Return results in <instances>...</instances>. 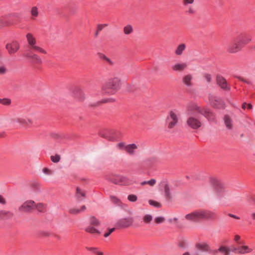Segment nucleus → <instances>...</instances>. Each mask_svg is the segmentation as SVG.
<instances>
[{
  "label": "nucleus",
  "mask_w": 255,
  "mask_h": 255,
  "mask_svg": "<svg viewBox=\"0 0 255 255\" xmlns=\"http://www.w3.org/2000/svg\"><path fill=\"white\" fill-rule=\"evenodd\" d=\"M209 99L210 104L213 107L218 109H224L225 108V103L220 98L213 95H210Z\"/></svg>",
  "instance_id": "9"
},
{
  "label": "nucleus",
  "mask_w": 255,
  "mask_h": 255,
  "mask_svg": "<svg viewBox=\"0 0 255 255\" xmlns=\"http://www.w3.org/2000/svg\"><path fill=\"white\" fill-rule=\"evenodd\" d=\"M85 230L87 232H88V233H90L91 234H100V232L98 230H97L96 228H95L94 227H93L91 226H90L87 227Z\"/></svg>",
  "instance_id": "32"
},
{
  "label": "nucleus",
  "mask_w": 255,
  "mask_h": 255,
  "mask_svg": "<svg viewBox=\"0 0 255 255\" xmlns=\"http://www.w3.org/2000/svg\"><path fill=\"white\" fill-rule=\"evenodd\" d=\"M87 250L92 252L96 255H104L103 253L100 251L97 248L95 247H87Z\"/></svg>",
  "instance_id": "31"
},
{
  "label": "nucleus",
  "mask_w": 255,
  "mask_h": 255,
  "mask_svg": "<svg viewBox=\"0 0 255 255\" xmlns=\"http://www.w3.org/2000/svg\"><path fill=\"white\" fill-rule=\"evenodd\" d=\"M13 122L21 127H27L32 124V121L27 116H19L13 119Z\"/></svg>",
  "instance_id": "14"
},
{
  "label": "nucleus",
  "mask_w": 255,
  "mask_h": 255,
  "mask_svg": "<svg viewBox=\"0 0 255 255\" xmlns=\"http://www.w3.org/2000/svg\"><path fill=\"white\" fill-rule=\"evenodd\" d=\"M6 49L10 54H12L16 52L19 48V44L16 41H13L6 45Z\"/></svg>",
  "instance_id": "17"
},
{
  "label": "nucleus",
  "mask_w": 255,
  "mask_h": 255,
  "mask_svg": "<svg viewBox=\"0 0 255 255\" xmlns=\"http://www.w3.org/2000/svg\"><path fill=\"white\" fill-rule=\"evenodd\" d=\"M86 209V207L83 205L80 208L73 207L69 209V212L72 215H77L81 212H84Z\"/></svg>",
  "instance_id": "26"
},
{
  "label": "nucleus",
  "mask_w": 255,
  "mask_h": 255,
  "mask_svg": "<svg viewBox=\"0 0 255 255\" xmlns=\"http://www.w3.org/2000/svg\"><path fill=\"white\" fill-rule=\"evenodd\" d=\"M133 27L130 24L126 25L123 28L124 33L126 35H129L131 34L133 32Z\"/></svg>",
  "instance_id": "30"
},
{
  "label": "nucleus",
  "mask_w": 255,
  "mask_h": 255,
  "mask_svg": "<svg viewBox=\"0 0 255 255\" xmlns=\"http://www.w3.org/2000/svg\"><path fill=\"white\" fill-rule=\"evenodd\" d=\"M247 107H248V108L249 109H251L253 108L252 105L251 104H247Z\"/></svg>",
  "instance_id": "63"
},
{
  "label": "nucleus",
  "mask_w": 255,
  "mask_h": 255,
  "mask_svg": "<svg viewBox=\"0 0 255 255\" xmlns=\"http://www.w3.org/2000/svg\"><path fill=\"white\" fill-rule=\"evenodd\" d=\"M42 171L45 174L47 175H51L53 174V171L47 168H43Z\"/></svg>",
  "instance_id": "44"
},
{
  "label": "nucleus",
  "mask_w": 255,
  "mask_h": 255,
  "mask_svg": "<svg viewBox=\"0 0 255 255\" xmlns=\"http://www.w3.org/2000/svg\"><path fill=\"white\" fill-rule=\"evenodd\" d=\"M219 253H221L223 255H230V250L226 246H221L218 249L215 250L212 252L214 255H217Z\"/></svg>",
  "instance_id": "23"
},
{
  "label": "nucleus",
  "mask_w": 255,
  "mask_h": 255,
  "mask_svg": "<svg viewBox=\"0 0 255 255\" xmlns=\"http://www.w3.org/2000/svg\"><path fill=\"white\" fill-rule=\"evenodd\" d=\"M112 199L114 202H118L119 200L116 197H112Z\"/></svg>",
  "instance_id": "60"
},
{
  "label": "nucleus",
  "mask_w": 255,
  "mask_h": 255,
  "mask_svg": "<svg viewBox=\"0 0 255 255\" xmlns=\"http://www.w3.org/2000/svg\"><path fill=\"white\" fill-rule=\"evenodd\" d=\"M71 92L73 96L78 99L79 101H83L85 99V95L80 87H74L72 90Z\"/></svg>",
  "instance_id": "15"
},
{
  "label": "nucleus",
  "mask_w": 255,
  "mask_h": 255,
  "mask_svg": "<svg viewBox=\"0 0 255 255\" xmlns=\"http://www.w3.org/2000/svg\"><path fill=\"white\" fill-rule=\"evenodd\" d=\"M251 217L253 220L255 221V212H252L251 214Z\"/></svg>",
  "instance_id": "58"
},
{
  "label": "nucleus",
  "mask_w": 255,
  "mask_h": 255,
  "mask_svg": "<svg viewBox=\"0 0 255 255\" xmlns=\"http://www.w3.org/2000/svg\"><path fill=\"white\" fill-rule=\"evenodd\" d=\"M121 80L118 77L109 79L101 87V93L103 95H114L120 88Z\"/></svg>",
  "instance_id": "2"
},
{
  "label": "nucleus",
  "mask_w": 255,
  "mask_h": 255,
  "mask_svg": "<svg viewBox=\"0 0 255 255\" xmlns=\"http://www.w3.org/2000/svg\"><path fill=\"white\" fill-rule=\"evenodd\" d=\"M241 237L239 235H236L235 236L234 240L237 243V245H242L243 242L240 241Z\"/></svg>",
  "instance_id": "48"
},
{
  "label": "nucleus",
  "mask_w": 255,
  "mask_h": 255,
  "mask_svg": "<svg viewBox=\"0 0 255 255\" xmlns=\"http://www.w3.org/2000/svg\"><path fill=\"white\" fill-rule=\"evenodd\" d=\"M114 231H115V228H112V229H110L108 233H106L104 234L105 237H108Z\"/></svg>",
  "instance_id": "55"
},
{
  "label": "nucleus",
  "mask_w": 255,
  "mask_h": 255,
  "mask_svg": "<svg viewBox=\"0 0 255 255\" xmlns=\"http://www.w3.org/2000/svg\"><path fill=\"white\" fill-rule=\"evenodd\" d=\"M127 145L125 143L122 142L117 144V147L120 149H124L125 150V147Z\"/></svg>",
  "instance_id": "45"
},
{
  "label": "nucleus",
  "mask_w": 255,
  "mask_h": 255,
  "mask_svg": "<svg viewBox=\"0 0 255 255\" xmlns=\"http://www.w3.org/2000/svg\"><path fill=\"white\" fill-rule=\"evenodd\" d=\"M188 67L186 62H178L174 64L171 69L175 72H182L187 69Z\"/></svg>",
  "instance_id": "19"
},
{
  "label": "nucleus",
  "mask_w": 255,
  "mask_h": 255,
  "mask_svg": "<svg viewBox=\"0 0 255 255\" xmlns=\"http://www.w3.org/2000/svg\"><path fill=\"white\" fill-rule=\"evenodd\" d=\"M13 214L9 211L1 210L0 211V220H6L11 218Z\"/></svg>",
  "instance_id": "25"
},
{
  "label": "nucleus",
  "mask_w": 255,
  "mask_h": 255,
  "mask_svg": "<svg viewBox=\"0 0 255 255\" xmlns=\"http://www.w3.org/2000/svg\"><path fill=\"white\" fill-rule=\"evenodd\" d=\"M155 222L157 224H160L163 223L165 221V219L162 217H158L155 219Z\"/></svg>",
  "instance_id": "46"
},
{
  "label": "nucleus",
  "mask_w": 255,
  "mask_h": 255,
  "mask_svg": "<svg viewBox=\"0 0 255 255\" xmlns=\"http://www.w3.org/2000/svg\"><path fill=\"white\" fill-rule=\"evenodd\" d=\"M194 0H183V4L184 5L186 6L189 4H192Z\"/></svg>",
  "instance_id": "51"
},
{
  "label": "nucleus",
  "mask_w": 255,
  "mask_h": 255,
  "mask_svg": "<svg viewBox=\"0 0 255 255\" xmlns=\"http://www.w3.org/2000/svg\"><path fill=\"white\" fill-rule=\"evenodd\" d=\"M148 203L150 205L153 206L157 208L161 207V204L160 203L154 200H149Z\"/></svg>",
  "instance_id": "40"
},
{
  "label": "nucleus",
  "mask_w": 255,
  "mask_h": 255,
  "mask_svg": "<svg viewBox=\"0 0 255 255\" xmlns=\"http://www.w3.org/2000/svg\"><path fill=\"white\" fill-rule=\"evenodd\" d=\"M91 226H98L100 223L99 220L94 217H92L90 219Z\"/></svg>",
  "instance_id": "35"
},
{
  "label": "nucleus",
  "mask_w": 255,
  "mask_h": 255,
  "mask_svg": "<svg viewBox=\"0 0 255 255\" xmlns=\"http://www.w3.org/2000/svg\"><path fill=\"white\" fill-rule=\"evenodd\" d=\"M105 61H106L107 63H108V64L111 66H113L115 64L114 61H113L111 59L109 58L108 57H107V58L106 59V60Z\"/></svg>",
  "instance_id": "54"
},
{
  "label": "nucleus",
  "mask_w": 255,
  "mask_h": 255,
  "mask_svg": "<svg viewBox=\"0 0 255 255\" xmlns=\"http://www.w3.org/2000/svg\"><path fill=\"white\" fill-rule=\"evenodd\" d=\"M152 220V217L150 215L146 214L143 217V221L146 224H149Z\"/></svg>",
  "instance_id": "36"
},
{
  "label": "nucleus",
  "mask_w": 255,
  "mask_h": 255,
  "mask_svg": "<svg viewBox=\"0 0 255 255\" xmlns=\"http://www.w3.org/2000/svg\"><path fill=\"white\" fill-rule=\"evenodd\" d=\"M179 115L178 111L176 110H172L169 112L166 119L168 128L172 129L177 125L179 121Z\"/></svg>",
  "instance_id": "5"
},
{
  "label": "nucleus",
  "mask_w": 255,
  "mask_h": 255,
  "mask_svg": "<svg viewBox=\"0 0 255 255\" xmlns=\"http://www.w3.org/2000/svg\"><path fill=\"white\" fill-rule=\"evenodd\" d=\"M128 199L130 202H135L137 200V197L134 194H130L128 196Z\"/></svg>",
  "instance_id": "41"
},
{
  "label": "nucleus",
  "mask_w": 255,
  "mask_h": 255,
  "mask_svg": "<svg viewBox=\"0 0 255 255\" xmlns=\"http://www.w3.org/2000/svg\"><path fill=\"white\" fill-rule=\"evenodd\" d=\"M7 71L6 68L4 66H0V75L4 74Z\"/></svg>",
  "instance_id": "50"
},
{
  "label": "nucleus",
  "mask_w": 255,
  "mask_h": 255,
  "mask_svg": "<svg viewBox=\"0 0 255 255\" xmlns=\"http://www.w3.org/2000/svg\"><path fill=\"white\" fill-rule=\"evenodd\" d=\"M114 101V99L112 98L103 99L98 102L97 104L100 105L101 104H105L107 103H111Z\"/></svg>",
  "instance_id": "42"
},
{
  "label": "nucleus",
  "mask_w": 255,
  "mask_h": 255,
  "mask_svg": "<svg viewBox=\"0 0 255 255\" xmlns=\"http://www.w3.org/2000/svg\"><path fill=\"white\" fill-rule=\"evenodd\" d=\"M99 32H100V31H98V30L97 29V31L95 32V36L96 37L98 36Z\"/></svg>",
  "instance_id": "64"
},
{
  "label": "nucleus",
  "mask_w": 255,
  "mask_h": 255,
  "mask_svg": "<svg viewBox=\"0 0 255 255\" xmlns=\"http://www.w3.org/2000/svg\"><path fill=\"white\" fill-rule=\"evenodd\" d=\"M224 124L228 129H232L233 127V120L231 117L228 115H226L224 118Z\"/></svg>",
  "instance_id": "28"
},
{
  "label": "nucleus",
  "mask_w": 255,
  "mask_h": 255,
  "mask_svg": "<svg viewBox=\"0 0 255 255\" xmlns=\"http://www.w3.org/2000/svg\"><path fill=\"white\" fill-rule=\"evenodd\" d=\"M186 123L190 128L194 129L199 128L202 126L201 121L193 116H190L187 118Z\"/></svg>",
  "instance_id": "11"
},
{
  "label": "nucleus",
  "mask_w": 255,
  "mask_h": 255,
  "mask_svg": "<svg viewBox=\"0 0 255 255\" xmlns=\"http://www.w3.org/2000/svg\"><path fill=\"white\" fill-rule=\"evenodd\" d=\"M35 202L31 200L24 202L19 207L18 211L21 213H31L34 209Z\"/></svg>",
  "instance_id": "8"
},
{
  "label": "nucleus",
  "mask_w": 255,
  "mask_h": 255,
  "mask_svg": "<svg viewBox=\"0 0 255 255\" xmlns=\"http://www.w3.org/2000/svg\"><path fill=\"white\" fill-rule=\"evenodd\" d=\"M133 222V219L131 217L123 218L118 222L117 225L120 228H128L132 224Z\"/></svg>",
  "instance_id": "18"
},
{
  "label": "nucleus",
  "mask_w": 255,
  "mask_h": 255,
  "mask_svg": "<svg viewBox=\"0 0 255 255\" xmlns=\"http://www.w3.org/2000/svg\"><path fill=\"white\" fill-rule=\"evenodd\" d=\"M182 82L187 87H191L193 85V76L190 74H186L182 78Z\"/></svg>",
  "instance_id": "22"
},
{
  "label": "nucleus",
  "mask_w": 255,
  "mask_h": 255,
  "mask_svg": "<svg viewBox=\"0 0 255 255\" xmlns=\"http://www.w3.org/2000/svg\"><path fill=\"white\" fill-rule=\"evenodd\" d=\"M218 85L222 89L226 91L230 90V87L228 85L226 80L221 76H218L216 78Z\"/></svg>",
  "instance_id": "20"
},
{
  "label": "nucleus",
  "mask_w": 255,
  "mask_h": 255,
  "mask_svg": "<svg viewBox=\"0 0 255 255\" xmlns=\"http://www.w3.org/2000/svg\"><path fill=\"white\" fill-rule=\"evenodd\" d=\"M109 180L115 184L120 185H129L131 184L130 180L128 177L122 175L111 176Z\"/></svg>",
  "instance_id": "7"
},
{
  "label": "nucleus",
  "mask_w": 255,
  "mask_h": 255,
  "mask_svg": "<svg viewBox=\"0 0 255 255\" xmlns=\"http://www.w3.org/2000/svg\"><path fill=\"white\" fill-rule=\"evenodd\" d=\"M44 208H45V206L43 204L41 203H38V204L35 203V206H34V209H36L38 211H39L40 212H42V211H43V210H44Z\"/></svg>",
  "instance_id": "38"
},
{
  "label": "nucleus",
  "mask_w": 255,
  "mask_h": 255,
  "mask_svg": "<svg viewBox=\"0 0 255 255\" xmlns=\"http://www.w3.org/2000/svg\"><path fill=\"white\" fill-rule=\"evenodd\" d=\"M138 146L135 143L128 144L125 147V152L128 155L132 156L135 155Z\"/></svg>",
  "instance_id": "21"
},
{
  "label": "nucleus",
  "mask_w": 255,
  "mask_h": 255,
  "mask_svg": "<svg viewBox=\"0 0 255 255\" xmlns=\"http://www.w3.org/2000/svg\"><path fill=\"white\" fill-rule=\"evenodd\" d=\"M11 101L8 99H0V104L3 105H10Z\"/></svg>",
  "instance_id": "43"
},
{
  "label": "nucleus",
  "mask_w": 255,
  "mask_h": 255,
  "mask_svg": "<svg viewBox=\"0 0 255 255\" xmlns=\"http://www.w3.org/2000/svg\"><path fill=\"white\" fill-rule=\"evenodd\" d=\"M235 37L243 47L250 42L252 39L250 35L245 32L239 33Z\"/></svg>",
  "instance_id": "12"
},
{
  "label": "nucleus",
  "mask_w": 255,
  "mask_h": 255,
  "mask_svg": "<svg viewBox=\"0 0 255 255\" xmlns=\"http://www.w3.org/2000/svg\"><path fill=\"white\" fill-rule=\"evenodd\" d=\"M229 216L232 218H235L236 219H240V218L238 216H236V215H234L233 214H230Z\"/></svg>",
  "instance_id": "59"
},
{
  "label": "nucleus",
  "mask_w": 255,
  "mask_h": 255,
  "mask_svg": "<svg viewBox=\"0 0 255 255\" xmlns=\"http://www.w3.org/2000/svg\"><path fill=\"white\" fill-rule=\"evenodd\" d=\"M195 249L201 252L211 253V249L208 243L205 242H199L196 243Z\"/></svg>",
  "instance_id": "16"
},
{
  "label": "nucleus",
  "mask_w": 255,
  "mask_h": 255,
  "mask_svg": "<svg viewBox=\"0 0 255 255\" xmlns=\"http://www.w3.org/2000/svg\"><path fill=\"white\" fill-rule=\"evenodd\" d=\"M101 136H103L104 137H105V138L109 140H111V141H115L116 140V139L115 138L113 137H112V136H109L108 135H103V134H101Z\"/></svg>",
  "instance_id": "53"
},
{
  "label": "nucleus",
  "mask_w": 255,
  "mask_h": 255,
  "mask_svg": "<svg viewBox=\"0 0 255 255\" xmlns=\"http://www.w3.org/2000/svg\"><path fill=\"white\" fill-rule=\"evenodd\" d=\"M108 24H99L97 26V29L98 30V31H102L105 27L108 26Z\"/></svg>",
  "instance_id": "47"
},
{
  "label": "nucleus",
  "mask_w": 255,
  "mask_h": 255,
  "mask_svg": "<svg viewBox=\"0 0 255 255\" xmlns=\"http://www.w3.org/2000/svg\"><path fill=\"white\" fill-rule=\"evenodd\" d=\"M186 45L185 43L179 44L174 51V53L177 56H181L185 50Z\"/></svg>",
  "instance_id": "27"
},
{
  "label": "nucleus",
  "mask_w": 255,
  "mask_h": 255,
  "mask_svg": "<svg viewBox=\"0 0 255 255\" xmlns=\"http://www.w3.org/2000/svg\"><path fill=\"white\" fill-rule=\"evenodd\" d=\"M243 46L235 37L231 41L227 47V51L230 53H236L240 51Z\"/></svg>",
  "instance_id": "10"
},
{
  "label": "nucleus",
  "mask_w": 255,
  "mask_h": 255,
  "mask_svg": "<svg viewBox=\"0 0 255 255\" xmlns=\"http://www.w3.org/2000/svg\"><path fill=\"white\" fill-rule=\"evenodd\" d=\"M156 183V181L154 179H151L149 181H144L140 183L141 186H144L146 184L149 185L150 186H153Z\"/></svg>",
  "instance_id": "33"
},
{
  "label": "nucleus",
  "mask_w": 255,
  "mask_h": 255,
  "mask_svg": "<svg viewBox=\"0 0 255 255\" xmlns=\"http://www.w3.org/2000/svg\"><path fill=\"white\" fill-rule=\"evenodd\" d=\"M0 204L2 205H5L6 204L5 198L1 195H0Z\"/></svg>",
  "instance_id": "52"
},
{
  "label": "nucleus",
  "mask_w": 255,
  "mask_h": 255,
  "mask_svg": "<svg viewBox=\"0 0 255 255\" xmlns=\"http://www.w3.org/2000/svg\"><path fill=\"white\" fill-rule=\"evenodd\" d=\"M239 79L241 80V81H242L243 82H245V83H246L248 84H251V82L248 80H247V79H245L243 78H241V77H239Z\"/></svg>",
  "instance_id": "57"
},
{
  "label": "nucleus",
  "mask_w": 255,
  "mask_h": 255,
  "mask_svg": "<svg viewBox=\"0 0 255 255\" xmlns=\"http://www.w3.org/2000/svg\"><path fill=\"white\" fill-rule=\"evenodd\" d=\"M50 158L52 162L57 163L60 161L61 157L59 155L56 154L55 155L51 156Z\"/></svg>",
  "instance_id": "39"
},
{
  "label": "nucleus",
  "mask_w": 255,
  "mask_h": 255,
  "mask_svg": "<svg viewBox=\"0 0 255 255\" xmlns=\"http://www.w3.org/2000/svg\"><path fill=\"white\" fill-rule=\"evenodd\" d=\"M187 112L189 114L195 112L201 114L208 121H213L215 119V115L210 109L206 107L201 106L196 104H191L188 106Z\"/></svg>",
  "instance_id": "3"
},
{
  "label": "nucleus",
  "mask_w": 255,
  "mask_h": 255,
  "mask_svg": "<svg viewBox=\"0 0 255 255\" xmlns=\"http://www.w3.org/2000/svg\"><path fill=\"white\" fill-rule=\"evenodd\" d=\"M188 12L189 13H194V10L192 8H189V10H188Z\"/></svg>",
  "instance_id": "61"
},
{
  "label": "nucleus",
  "mask_w": 255,
  "mask_h": 255,
  "mask_svg": "<svg viewBox=\"0 0 255 255\" xmlns=\"http://www.w3.org/2000/svg\"><path fill=\"white\" fill-rule=\"evenodd\" d=\"M184 218L188 221L198 222L202 219L214 220L216 216L215 214L212 211L197 210L186 214Z\"/></svg>",
  "instance_id": "1"
},
{
  "label": "nucleus",
  "mask_w": 255,
  "mask_h": 255,
  "mask_svg": "<svg viewBox=\"0 0 255 255\" xmlns=\"http://www.w3.org/2000/svg\"><path fill=\"white\" fill-rule=\"evenodd\" d=\"M232 249L233 252L238 254H249L253 251V249L249 248L248 246L244 245L243 243L241 245L233 246Z\"/></svg>",
  "instance_id": "13"
},
{
  "label": "nucleus",
  "mask_w": 255,
  "mask_h": 255,
  "mask_svg": "<svg viewBox=\"0 0 255 255\" xmlns=\"http://www.w3.org/2000/svg\"><path fill=\"white\" fill-rule=\"evenodd\" d=\"M26 38L28 45L30 48L32 50L39 52L42 54H46L47 52L45 50L36 45V39L34 35L31 33H28L26 35Z\"/></svg>",
  "instance_id": "6"
},
{
  "label": "nucleus",
  "mask_w": 255,
  "mask_h": 255,
  "mask_svg": "<svg viewBox=\"0 0 255 255\" xmlns=\"http://www.w3.org/2000/svg\"><path fill=\"white\" fill-rule=\"evenodd\" d=\"M247 106V104L246 103H245L242 105V108L244 109H245Z\"/></svg>",
  "instance_id": "62"
},
{
  "label": "nucleus",
  "mask_w": 255,
  "mask_h": 255,
  "mask_svg": "<svg viewBox=\"0 0 255 255\" xmlns=\"http://www.w3.org/2000/svg\"><path fill=\"white\" fill-rule=\"evenodd\" d=\"M98 56H99V57L101 59L103 60L104 61L106 60V59L107 57L105 55H104L102 53H98Z\"/></svg>",
  "instance_id": "56"
},
{
  "label": "nucleus",
  "mask_w": 255,
  "mask_h": 255,
  "mask_svg": "<svg viewBox=\"0 0 255 255\" xmlns=\"http://www.w3.org/2000/svg\"><path fill=\"white\" fill-rule=\"evenodd\" d=\"M77 196L78 198H80L81 197H84L85 193L80 188H77L76 190Z\"/></svg>",
  "instance_id": "37"
},
{
  "label": "nucleus",
  "mask_w": 255,
  "mask_h": 255,
  "mask_svg": "<svg viewBox=\"0 0 255 255\" xmlns=\"http://www.w3.org/2000/svg\"><path fill=\"white\" fill-rule=\"evenodd\" d=\"M209 182L212 187L215 196L218 198L222 197L225 193V188L221 181L216 177H211L209 179Z\"/></svg>",
  "instance_id": "4"
},
{
  "label": "nucleus",
  "mask_w": 255,
  "mask_h": 255,
  "mask_svg": "<svg viewBox=\"0 0 255 255\" xmlns=\"http://www.w3.org/2000/svg\"><path fill=\"white\" fill-rule=\"evenodd\" d=\"M204 78L208 83L210 82L212 80V76L209 74H205L204 75Z\"/></svg>",
  "instance_id": "49"
},
{
  "label": "nucleus",
  "mask_w": 255,
  "mask_h": 255,
  "mask_svg": "<svg viewBox=\"0 0 255 255\" xmlns=\"http://www.w3.org/2000/svg\"><path fill=\"white\" fill-rule=\"evenodd\" d=\"M30 13L33 17V18L37 17L38 15V8L36 6H33L31 8Z\"/></svg>",
  "instance_id": "34"
},
{
  "label": "nucleus",
  "mask_w": 255,
  "mask_h": 255,
  "mask_svg": "<svg viewBox=\"0 0 255 255\" xmlns=\"http://www.w3.org/2000/svg\"><path fill=\"white\" fill-rule=\"evenodd\" d=\"M29 59H30L32 62L35 64L40 65L42 63V60L39 55L36 54L32 53L26 56Z\"/></svg>",
  "instance_id": "24"
},
{
  "label": "nucleus",
  "mask_w": 255,
  "mask_h": 255,
  "mask_svg": "<svg viewBox=\"0 0 255 255\" xmlns=\"http://www.w3.org/2000/svg\"><path fill=\"white\" fill-rule=\"evenodd\" d=\"M164 196L166 199L170 201L172 198V195L171 192L170 188L168 184H165L164 187Z\"/></svg>",
  "instance_id": "29"
}]
</instances>
